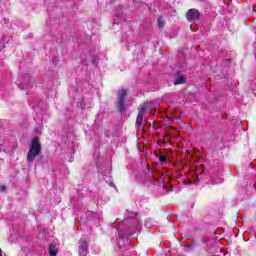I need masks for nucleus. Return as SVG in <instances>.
Instances as JSON below:
<instances>
[{
  "mask_svg": "<svg viewBox=\"0 0 256 256\" xmlns=\"http://www.w3.org/2000/svg\"><path fill=\"white\" fill-rule=\"evenodd\" d=\"M0 256H3V250L0 249Z\"/></svg>",
  "mask_w": 256,
  "mask_h": 256,
  "instance_id": "17",
  "label": "nucleus"
},
{
  "mask_svg": "<svg viewBox=\"0 0 256 256\" xmlns=\"http://www.w3.org/2000/svg\"><path fill=\"white\" fill-rule=\"evenodd\" d=\"M145 111H147V106H143L139 112H138V116L136 118V124L137 125H141V123H143V116L145 115Z\"/></svg>",
  "mask_w": 256,
  "mask_h": 256,
  "instance_id": "5",
  "label": "nucleus"
},
{
  "mask_svg": "<svg viewBox=\"0 0 256 256\" xmlns=\"http://www.w3.org/2000/svg\"><path fill=\"white\" fill-rule=\"evenodd\" d=\"M87 241L84 239H81L79 242V255L80 256H85L87 255Z\"/></svg>",
  "mask_w": 256,
  "mask_h": 256,
  "instance_id": "4",
  "label": "nucleus"
},
{
  "mask_svg": "<svg viewBox=\"0 0 256 256\" xmlns=\"http://www.w3.org/2000/svg\"><path fill=\"white\" fill-rule=\"evenodd\" d=\"M18 87H20V89H24L23 86H21V84H19Z\"/></svg>",
  "mask_w": 256,
  "mask_h": 256,
  "instance_id": "20",
  "label": "nucleus"
},
{
  "mask_svg": "<svg viewBox=\"0 0 256 256\" xmlns=\"http://www.w3.org/2000/svg\"><path fill=\"white\" fill-rule=\"evenodd\" d=\"M158 27L160 29H163V27H165V19H163V17L158 18Z\"/></svg>",
  "mask_w": 256,
  "mask_h": 256,
  "instance_id": "9",
  "label": "nucleus"
},
{
  "mask_svg": "<svg viewBox=\"0 0 256 256\" xmlns=\"http://www.w3.org/2000/svg\"><path fill=\"white\" fill-rule=\"evenodd\" d=\"M127 97V90L121 89L118 91L117 106L119 111H125V98Z\"/></svg>",
  "mask_w": 256,
  "mask_h": 256,
  "instance_id": "2",
  "label": "nucleus"
},
{
  "mask_svg": "<svg viewBox=\"0 0 256 256\" xmlns=\"http://www.w3.org/2000/svg\"><path fill=\"white\" fill-rule=\"evenodd\" d=\"M253 94L256 95L255 91H253Z\"/></svg>",
  "mask_w": 256,
  "mask_h": 256,
  "instance_id": "21",
  "label": "nucleus"
},
{
  "mask_svg": "<svg viewBox=\"0 0 256 256\" xmlns=\"http://www.w3.org/2000/svg\"><path fill=\"white\" fill-rule=\"evenodd\" d=\"M57 253H59V250L57 249L56 245L50 244L49 246V255L50 256H57Z\"/></svg>",
  "mask_w": 256,
  "mask_h": 256,
  "instance_id": "7",
  "label": "nucleus"
},
{
  "mask_svg": "<svg viewBox=\"0 0 256 256\" xmlns=\"http://www.w3.org/2000/svg\"><path fill=\"white\" fill-rule=\"evenodd\" d=\"M43 131V127H38L37 129H36V133H41Z\"/></svg>",
  "mask_w": 256,
  "mask_h": 256,
  "instance_id": "12",
  "label": "nucleus"
},
{
  "mask_svg": "<svg viewBox=\"0 0 256 256\" xmlns=\"http://www.w3.org/2000/svg\"><path fill=\"white\" fill-rule=\"evenodd\" d=\"M136 231H138V232L141 231V226H137Z\"/></svg>",
  "mask_w": 256,
  "mask_h": 256,
  "instance_id": "14",
  "label": "nucleus"
},
{
  "mask_svg": "<svg viewBox=\"0 0 256 256\" xmlns=\"http://www.w3.org/2000/svg\"><path fill=\"white\" fill-rule=\"evenodd\" d=\"M116 19H121V16H119V15H116Z\"/></svg>",
  "mask_w": 256,
  "mask_h": 256,
  "instance_id": "18",
  "label": "nucleus"
},
{
  "mask_svg": "<svg viewBox=\"0 0 256 256\" xmlns=\"http://www.w3.org/2000/svg\"><path fill=\"white\" fill-rule=\"evenodd\" d=\"M199 17H200V14L197 9H190L186 13V19L190 22L197 21V19H199Z\"/></svg>",
  "mask_w": 256,
  "mask_h": 256,
  "instance_id": "3",
  "label": "nucleus"
},
{
  "mask_svg": "<svg viewBox=\"0 0 256 256\" xmlns=\"http://www.w3.org/2000/svg\"><path fill=\"white\" fill-rule=\"evenodd\" d=\"M196 179H197V180H196V183H199V180H198V179H199V177H198V176H196Z\"/></svg>",
  "mask_w": 256,
  "mask_h": 256,
  "instance_id": "19",
  "label": "nucleus"
},
{
  "mask_svg": "<svg viewBox=\"0 0 256 256\" xmlns=\"http://www.w3.org/2000/svg\"><path fill=\"white\" fill-rule=\"evenodd\" d=\"M6 187L5 186H0V191H5Z\"/></svg>",
  "mask_w": 256,
  "mask_h": 256,
  "instance_id": "13",
  "label": "nucleus"
},
{
  "mask_svg": "<svg viewBox=\"0 0 256 256\" xmlns=\"http://www.w3.org/2000/svg\"><path fill=\"white\" fill-rule=\"evenodd\" d=\"M159 161H160V163H167V157L161 155V156H159Z\"/></svg>",
  "mask_w": 256,
  "mask_h": 256,
  "instance_id": "11",
  "label": "nucleus"
},
{
  "mask_svg": "<svg viewBox=\"0 0 256 256\" xmlns=\"http://www.w3.org/2000/svg\"><path fill=\"white\" fill-rule=\"evenodd\" d=\"M125 239H126V243H131V241L129 240V238H126L125 236H123V234H119L118 235V242L117 245L118 247L121 249V247H123L125 245Z\"/></svg>",
  "mask_w": 256,
  "mask_h": 256,
  "instance_id": "6",
  "label": "nucleus"
},
{
  "mask_svg": "<svg viewBox=\"0 0 256 256\" xmlns=\"http://www.w3.org/2000/svg\"><path fill=\"white\" fill-rule=\"evenodd\" d=\"M219 183H223V178H218L217 180L212 179V184L213 185H219Z\"/></svg>",
  "mask_w": 256,
  "mask_h": 256,
  "instance_id": "10",
  "label": "nucleus"
},
{
  "mask_svg": "<svg viewBox=\"0 0 256 256\" xmlns=\"http://www.w3.org/2000/svg\"><path fill=\"white\" fill-rule=\"evenodd\" d=\"M41 153V143H39V138L35 137L32 139L28 155L27 161L28 163H33L35 161V157H37Z\"/></svg>",
  "mask_w": 256,
  "mask_h": 256,
  "instance_id": "1",
  "label": "nucleus"
},
{
  "mask_svg": "<svg viewBox=\"0 0 256 256\" xmlns=\"http://www.w3.org/2000/svg\"><path fill=\"white\" fill-rule=\"evenodd\" d=\"M185 83V76H179L174 82V85H183Z\"/></svg>",
  "mask_w": 256,
  "mask_h": 256,
  "instance_id": "8",
  "label": "nucleus"
},
{
  "mask_svg": "<svg viewBox=\"0 0 256 256\" xmlns=\"http://www.w3.org/2000/svg\"><path fill=\"white\" fill-rule=\"evenodd\" d=\"M115 23H121L120 20L114 19Z\"/></svg>",
  "mask_w": 256,
  "mask_h": 256,
  "instance_id": "15",
  "label": "nucleus"
},
{
  "mask_svg": "<svg viewBox=\"0 0 256 256\" xmlns=\"http://www.w3.org/2000/svg\"><path fill=\"white\" fill-rule=\"evenodd\" d=\"M110 187H115V184L113 182H111Z\"/></svg>",
  "mask_w": 256,
  "mask_h": 256,
  "instance_id": "16",
  "label": "nucleus"
}]
</instances>
